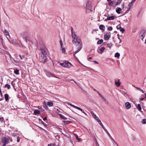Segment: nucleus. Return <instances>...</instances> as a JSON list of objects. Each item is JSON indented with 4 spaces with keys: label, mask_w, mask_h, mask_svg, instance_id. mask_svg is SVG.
<instances>
[{
    "label": "nucleus",
    "mask_w": 146,
    "mask_h": 146,
    "mask_svg": "<svg viewBox=\"0 0 146 146\" xmlns=\"http://www.w3.org/2000/svg\"><path fill=\"white\" fill-rule=\"evenodd\" d=\"M72 41L74 43L76 46H77L78 50L74 52V56L75 57V54L78 53L81 49L82 46H81L82 43L81 40L77 36L74 37V38H72Z\"/></svg>",
    "instance_id": "nucleus-1"
},
{
    "label": "nucleus",
    "mask_w": 146,
    "mask_h": 146,
    "mask_svg": "<svg viewBox=\"0 0 146 146\" xmlns=\"http://www.w3.org/2000/svg\"><path fill=\"white\" fill-rule=\"evenodd\" d=\"M41 58L42 62L44 63L48 60V56L46 53V48H41Z\"/></svg>",
    "instance_id": "nucleus-2"
},
{
    "label": "nucleus",
    "mask_w": 146,
    "mask_h": 146,
    "mask_svg": "<svg viewBox=\"0 0 146 146\" xmlns=\"http://www.w3.org/2000/svg\"><path fill=\"white\" fill-rule=\"evenodd\" d=\"M60 64L61 66L67 68L70 67L72 65V64L70 62L68 61H65L64 63H60Z\"/></svg>",
    "instance_id": "nucleus-3"
},
{
    "label": "nucleus",
    "mask_w": 146,
    "mask_h": 146,
    "mask_svg": "<svg viewBox=\"0 0 146 146\" xmlns=\"http://www.w3.org/2000/svg\"><path fill=\"white\" fill-rule=\"evenodd\" d=\"M92 9V2L91 1H87L86 6V10H89L91 11Z\"/></svg>",
    "instance_id": "nucleus-4"
},
{
    "label": "nucleus",
    "mask_w": 146,
    "mask_h": 146,
    "mask_svg": "<svg viewBox=\"0 0 146 146\" xmlns=\"http://www.w3.org/2000/svg\"><path fill=\"white\" fill-rule=\"evenodd\" d=\"M135 0H132L128 4L127 7V10L125 12L126 13H127L130 11V9L133 5Z\"/></svg>",
    "instance_id": "nucleus-5"
},
{
    "label": "nucleus",
    "mask_w": 146,
    "mask_h": 146,
    "mask_svg": "<svg viewBox=\"0 0 146 146\" xmlns=\"http://www.w3.org/2000/svg\"><path fill=\"white\" fill-rule=\"evenodd\" d=\"M1 142L3 143V146H5L9 142L8 139L6 137H3L1 139Z\"/></svg>",
    "instance_id": "nucleus-6"
},
{
    "label": "nucleus",
    "mask_w": 146,
    "mask_h": 146,
    "mask_svg": "<svg viewBox=\"0 0 146 146\" xmlns=\"http://www.w3.org/2000/svg\"><path fill=\"white\" fill-rule=\"evenodd\" d=\"M145 30L142 31L140 34V37L141 38V39L143 40L145 36Z\"/></svg>",
    "instance_id": "nucleus-7"
},
{
    "label": "nucleus",
    "mask_w": 146,
    "mask_h": 146,
    "mask_svg": "<svg viewBox=\"0 0 146 146\" xmlns=\"http://www.w3.org/2000/svg\"><path fill=\"white\" fill-rule=\"evenodd\" d=\"M111 36V33L110 32H108L104 36V38L106 40H108Z\"/></svg>",
    "instance_id": "nucleus-8"
},
{
    "label": "nucleus",
    "mask_w": 146,
    "mask_h": 146,
    "mask_svg": "<svg viewBox=\"0 0 146 146\" xmlns=\"http://www.w3.org/2000/svg\"><path fill=\"white\" fill-rule=\"evenodd\" d=\"M46 76L49 78H50V77H54L56 78H58L54 76L52 73L50 72H46Z\"/></svg>",
    "instance_id": "nucleus-9"
},
{
    "label": "nucleus",
    "mask_w": 146,
    "mask_h": 146,
    "mask_svg": "<svg viewBox=\"0 0 146 146\" xmlns=\"http://www.w3.org/2000/svg\"><path fill=\"white\" fill-rule=\"evenodd\" d=\"M106 49V48L104 47H102L98 51V52L100 54H102Z\"/></svg>",
    "instance_id": "nucleus-10"
},
{
    "label": "nucleus",
    "mask_w": 146,
    "mask_h": 146,
    "mask_svg": "<svg viewBox=\"0 0 146 146\" xmlns=\"http://www.w3.org/2000/svg\"><path fill=\"white\" fill-rule=\"evenodd\" d=\"M117 29L119 30L122 33H123L125 31V29L123 28H122L119 25H118L117 26Z\"/></svg>",
    "instance_id": "nucleus-11"
},
{
    "label": "nucleus",
    "mask_w": 146,
    "mask_h": 146,
    "mask_svg": "<svg viewBox=\"0 0 146 146\" xmlns=\"http://www.w3.org/2000/svg\"><path fill=\"white\" fill-rule=\"evenodd\" d=\"M115 18L114 15H112L111 16H108L107 17V19H105V21H106V20H111L114 19Z\"/></svg>",
    "instance_id": "nucleus-12"
},
{
    "label": "nucleus",
    "mask_w": 146,
    "mask_h": 146,
    "mask_svg": "<svg viewBox=\"0 0 146 146\" xmlns=\"http://www.w3.org/2000/svg\"><path fill=\"white\" fill-rule=\"evenodd\" d=\"M125 106L127 109H129L131 108V105L128 102H126L125 104Z\"/></svg>",
    "instance_id": "nucleus-13"
},
{
    "label": "nucleus",
    "mask_w": 146,
    "mask_h": 146,
    "mask_svg": "<svg viewBox=\"0 0 146 146\" xmlns=\"http://www.w3.org/2000/svg\"><path fill=\"white\" fill-rule=\"evenodd\" d=\"M91 113L93 117L96 120H98L99 118L96 116L93 111L91 112Z\"/></svg>",
    "instance_id": "nucleus-14"
},
{
    "label": "nucleus",
    "mask_w": 146,
    "mask_h": 146,
    "mask_svg": "<svg viewBox=\"0 0 146 146\" xmlns=\"http://www.w3.org/2000/svg\"><path fill=\"white\" fill-rule=\"evenodd\" d=\"M68 104L70 105V106H71L72 107H73L76 109L78 110H81V109L79 107H78L77 106H75L74 105L72 104Z\"/></svg>",
    "instance_id": "nucleus-15"
},
{
    "label": "nucleus",
    "mask_w": 146,
    "mask_h": 146,
    "mask_svg": "<svg viewBox=\"0 0 146 146\" xmlns=\"http://www.w3.org/2000/svg\"><path fill=\"white\" fill-rule=\"evenodd\" d=\"M122 10V9L120 7H118L116 9V12L118 14H119L121 13L120 11Z\"/></svg>",
    "instance_id": "nucleus-16"
},
{
    "label": "nucleus",
    "mask_w": 146,
    "mask_h": 146,
    "mask_svg": "<svg viewBox=\"0 0 146 146\" xmlns=\"http://www.w3.org/2000/svg\"><path fill=\"white\" fill-rule=\"evenodd\" d=\"M120 80L118 79V82H117L116 81H115V85L117 87H119L120 85Z\"/></svg>",
    "instance_id": "nucleus-17"
},
{
    "label": "nucleus",
    "mask_w": 146,
    "mask_h": 146,
    "mask_svg": "<svg viewBox=\"0 0 146 146\" xmlns=\"http://www.w3.org/2000/svg\"><path fill=\"white\" fill-rule=\"evenodd\" d=\"M66 81H73L75 83H76V82L74 80L71 79L70 78H66L65 80Z\"/></svg>",
    "instance_id": "nucleus-18"
},
{
    "label": "nucleus",
    "mask_w": 146,
    "mask_h": 146,
    "mask_svg": "<svg viewBox=\"0 0 146 146\" xmlns=\"http://www.w3.org/2000/svg\"><path fill=\"white\" fill-rule=\"evenodd\" d=\"M99 28L101 30L104 31L105 30V27L103 25H101L99 26Z\"/></svg>",
    "instance_id": "nucleus-19"
},
{
    "label": "nucleus",
    "mask_w": 146,
    "mask_h": 146,
    "mask_svg": "<svg viewBox=\"0 0 146 146\" xmlns=\"http://www.w3.org/2000/svg\"><path fill=\"white\" fill-rule=\"evenodd\" d=\"M47 105L49 107L52 106L53 105V103L51 102H47Z\"/></svg>",
    "instance_id": "nucleus-20"
},
{
    "label": "nucleus",
    "mask_w": 146,
    "mask_h": 146,
    "mask_svg": "<svg viewBox=\"0 0 146 146\" xmlns=\"http://www.w3.org/2000/svg\"><path fill=\"white\" fill-rule=\"evenodd\" d=\"M34 113H35V115H37L38 114H39L40 113V111L38 110H35L34 111Z\"/></svg>",
    "instance_id": "nucleus-21"
},
{
    "label": "nucleus",
    "mask_w": 146,
    "mask_h": 146,
    "mask_svg": "<svg viewBox=\"0 0 146 146\" xmlns=\"http://www.w3.org/2000/svg\"><path fill=\"white\" fill-rule=\"evenodd\" d=\"M5 100L6 101H7L9 100V95L7 94H5Z\"/></svg>",
    "instance_id": "nucleus-22"
},
{
    "label": "nucleus",
    "mask_w": 146,
    "mask_h": 146,
    "mask_svg": "<svg viewBox=\"0 0 146 146\" xmlns=\"http://www.w3.org/2000/svg\"><path fill=\"white\" fill-rule=\"evenodd\" d=\"M120 55V54L118 52H117L115 53V57H117L118 58H119V57Z\"/></svg>",
    "instance_id": "nucleus-23"
},
{
    "label": "nucleus",
    "mask_w": 146,
    "mask_h": 146,
    "mask_svg": "<svg viewBox=\"0 0 146 146\" xmlns=\"http://www.w3.org/2000/svg\"><path fill=\"white\" fill-rule=\"evenodd\" d=\"M115 2L114 1H111L109 2L108 5L110 6H112L115 3Z\"/></svg>",
    "instance_id": "nucleus-24"
},
{
    "label": "nucleus",
    "mask_w": 146,
    "mask_h": 146,
    "mask_svg": "<svg viewBox=\"0 0 146 146\" xmlns=\"http://www.w3.org/2000/svg\"><path fill=\"white\" fill-rule=\"evenodd\" d=\"M59 116L61 118H62L63 119H67V118L64 117L61 114H59Z\"/></svg>",
    "instance_id": "nucleus-25"
},
{
    "label": "nucleus",
    "mask_w": 146,
    "mask_h": 146,
    "mask_svg": "<svg viewBox=\"0 0 146 146\" xmlns=\"http://www.w3.org/2000/svg\"><path fill=\"white\" fill-rule=\"evenodd\" d=\"M103 42V40L101 39L100 40H99L98 41L97 43L98 44H100L102 43Z\"/></svg>",
    "instance_id": "nucleus-26"
},
{
    "label": "nucleus",
    "mask_w": 146,
    "mask_h": 146,
    "mask_svg": "<svg viewBox=\"0 0 146 146\" xmlns=\"http://www.w3.org/2000/svg\"><path fill=\"white\" fill-rule=\"evenodd\" d=\"M4 32L5 33V35L6 36H9V33L6 30H5Z\"/></svg>",
    "instance_id": "nucleus-27"
},
{
    "label": "nucleus",
    "mask_w": 146,
    "mask_h": 146,
    "mask_svg": "<svg viewBox=\"0 0 146 146\" xmlns=\"http://www.w3.org/2000/svg\"><path fill=\"white\" fill-rule=\"evenodd\" d=\"M122 0H118L115 4V7H116L117 5H118L119 3H120L121 2Z\"/></svg>",
    "instance_id": "nucleus-28"
},
{
    "label": "nucleus",
    "mask_w": 146,
    "mask_h": 146,
    "mask_svg": "<svg viewBox=\"0 0 146 146\" xmlns=\"http://www.w3.org/2000/svg\"><path fill=\"white\" fill-rule=\"evenodd\" d=\"M137 109L139 110H141V106L140 104H138L137 105Z\"/></svg>",
    "instance_id": "nucleus-29"
},
{
    "label": "nucleus",
    "mask_w": 146,
    "mask_h": 146,
    "mask_svg": "<svg viewBox=\"0 0 146 146\" xmlns=\"http://www.w3.org/2000/svg\"><path fill=\"white\" fill-rule=\"evenodd\" d=\"M66 124H69L71 122V121H63Z\"/></svg>",
    "instance_id": "nucleus-30"
},
{
    "label": "nucleus",
    "mask_w": 146,
    "mask_h": 146,
    "mask_svg": "<svg viewBox=\"0 0 146 146\" xmlns=\"http://www.w3.org/2000/svg\"><path fill=\"white\" fill-rule=\"evenodd\" d=\"M19 70L16 69L14 71V73L16 74H19Z\"/></svg>",
    "instance_id": "nucleus-31"
},
{
    "label": "nucleus",
    "mask_w": 146,
    "mask_h": 146,
    "mask_svg": "<svg viewBox=\"0 0 146 146\" xmlns=\"http://www.w3.org/2000/svg\"><path fill=\"white\" fill-rule=\"evenodd\" d=\"M107 46L108 47L111 48L112 46V43L111 42L108 43V44H107Z\"/></svg>",
    "instance_id": "nucleus-32"
},
{
    "label": "nucleus",
    "mask_w": 146,
    "mask_h": 146,
    "mask_svg": "<svg viewBox=\"0 0 146 146\" xmlns=\"http://www.w3.org/2000/svg\"><path fill=\"white\" fill-rule=\"evenodd\" d=\"M76 36H77L75 34V32L72 33V38H74V37H76Z\"/></svg>",
    "instance_id": "nucleus-33"
},
{
    "label": "nucleus",
    "mask_w": 146,
    "mask_h": 146,
    "mask_svg": "<svg viewBox=\"0 0 146 146\" xmlns=\"http://www.w3.org/2000/svg\"><path fill=\"white\" fill-rule=\"evenodd\" d=\"M96 120L102 126H103V124L101 122V121L100 120L99 118H98V120Z\"/></svg>",
    "instance_id": "nucleus-34"
},
{
    "label": "nucleus",
    "mask_w": 146,
    "mask_h": 146,
    "mask_svg": "<svg viewBox=\"0 0 146 146\" xmlns=\"http://www.w3.org/2000/svg\"><path fill=\"white\" fill-rule=\"evenodd\" d=\"M5 87H7L8 89L10 88V85L8 84H5Z\"/></svg>",
    "instance_id": "nucleus-35"
},
{
    "label": "nucleus",
    "mask_w": 146,
    "mask_h": 146,
    "mask_svg": "<svg viewBox=\"0 0 146 146\" xmlns=\"http://www.w3.org/2000/svg\"><path fill=\"white\" fill-rule=\"evenodd\" d=\"M61 48V50H62V53H64L65 52V49L62 47Z\"/></svg>",
    "instance_id": "nucleus-36"
},
{
    "label": "nucleus",
    "mask_w": 146,
    "mask_h": 146,
    "mask_svg": "<svg viewBox=\"0 0 146 146\" xmlns=\"http://www.w3.org/2000/svg\"><path fill=\"white\" fill-rule=\"evenodd\" d=\"M141 123L143 124L146 123V119H143L141 121Z\"/></svg>",
    "instance_id": "nucleus-37"
},
{
    "label": "nucleus",
    "mask_w": 146,
    "mask_h": 146,
    "mask_svg": "<svg viewBox=\"0 0 146 146\" xmlns=\"http://www.w3.org/2000/svg\"><path fill=\"white\" fill-rule=\"evenodd\" d=\"M99 94L100 96L104 100V101H106V99L105 98H104L103 96H102L99 93Z\"/></svg>",
    "instance_id": "nucleus-38"
},
{
    "label": "nucleus",
    "mask_w": 146,
    "mask_h": 146,
    "mask_svg": "<svg viewBox=\"0 0 146 146\" xmlns=\"http://www.w3.org/2000/svg\"><path fill=\"white\" fill-rule=\"evenodd\" d=\"M107 29L109 31H111L112 30V27L110 26Z\"/></svg>",
    "instance_id": "nucleus-39"
},
{
    "label": "nucleus",
    "mask_w": 146,
    "mask_h": 146,
    "mask_svg": "<svg viewBox=\"0 0 146 146\" xmlns=\"http://www.w3.org/2000/svg\"><path fill=\"white\" fill-rule=\"evenodd\" d=\"M19 56H20V58H21V60H23V58L25 57V56L23 55H19Z\"/></svg>",
    "instance_id": "nucleus-40"
},
{
    "label": "nucleus",
    "mask_w": 146,
    "mask_h": 146,
    "mask_svg": "<svg viewBox=\"0 0 146 146\" xmlns=\"http://www.w3.org/2000/svg\"><path fill=\"white\" fill-rule=\"evenodd\" d=\"M60 44L61 46V47L62 48V45H63V43L62 41V40H61L60 41Z\"/></svg>",
    "instance_id": "nucleus-41"
},
{
    "label": "nucleus",
    "mask_w": 146,
    "mask_h": 146,
    "mask_svg": "<svg viewBox=\"0 0 146 146\" xmlns=\"http://www.w3.org/2000/svg\"><path fill=\"white\" fill-rule=\"evenodd\" d=\"M81 110H80V111H82V113H83L84 114H85V115H86V116H87V114L86 113H85L83 111V110L81 109Z\"/></svg>",
    "instance_id": "nucleus-42"
},
{
    "label": "nucleus",
    "mask_w": 146,
    "mask_h": 146,
    "mask_svg": "<svg viewBox=\"0 0 146 146\" xmlns=\"http://www.w3.org/2000/svg\"><path fill=\"white\" fill-rule=\"evenodd\" d=\"M44 104H45V106H44V107L45 108V109H46L48 108L47 106L46 105V103L45 102H44Z\"/></svg>",
    "instance_id": "nucleus-43"
},
{
    "label": "nucleus",
    "mask_w": 146,
    "mask_h": 146,
    "mask_svg": "<svg viewBox=\"0 0 146 146\" xmlns=\"http://www.w3.org/2000/svg\"><path fill=\"white\" fill-rule=\"evenodd\" d=\"M74 135L75 136V137H76V139H77L78 138V136L77 134H74Z\"/></svg>",
    "instance_id": "nucleus-44"
},
{
    "label": "nucleus",
    "mask_w": 146,
    "mask_h": 146,
    "mask_svg": "<svg viewBox=\"0 0 146 146\" xmlns=\"http://www.w3.org/2000/svg\"><path fill=\"white\" fill-rule=\"evenodd\" d=\"M113 141V142H114V143H115V144L117 146H119L118 144L116 143V142H115V141L113 139H112Z\"/></svg>",
    "instance_id": "nucleus-45"
},
{
    "label": "nucleus",
    "mask_w": 146,
    "mask_h": 146,
    "mask_svg": "<svg viewBox=\"0 0 146 146\" xmlns=\"http://www.w3.org/2000/svg\"><path fill=\"white\" fill-rule=\"evenodd\" d=\"M3 117H0V121H1V122H2L3 121Z\"/></svg>",
    "instance_id": "nucleus-46"
},
{
    "label": "nucleus",
    "mask_w": 146,
    "mask_h": 146,
    "mask_svg": "<svg viewBox=\"0 0 146 146\" xmlns=\"http://www.w3.org/2000/svg\"><path fill=\"white\" fill-rule=\"evenodd\" d=\"M38 109H39L40 110H42V108L41 107L38 106Z\"/></svg>",
    "instance_id": "nucleus-47"
},
{
    "label": "nucleus",
    "mask_w": 146,
    "mask_h": 146,
    "mask_svg": "<svg viewBox=\"0 0 146 146\" xmlns=\"http://www.w3.org/2000/svg\"><path fill=\"white\" fill-rule=\"evenodd\" d=\"M71 30L72 31V33H73L75 32L74 31L72 27L71 28Z\"/></svg>",
    "instance_id": "nucleus-48"
},
{
    "label": "nucleus",
    "mask_w": 146,
    "mask_h": 146,
    "mask_svg": "<svg viewBox=\"0 0 146 146\" xmlns=\"http://www.w3.org/2000/svg\"><path fill=\"white\" fill-rule=\"evenodd\" d=\"M135 88H136L137 89L139 90H141V89L140 88H139L137 87L134 86Z\"/></svg>",
    "instance_id": "nucleus-49"
},
{
    "label": "nucleus",
    "mask_w": 146,
    "mask_h": 146,
    "mask_svg": "<svg viewBox=\"0 0 146 146\" xmlns=\"http://www.w3.org/2000/svg\"><path fill=\"white\" fill-rule=\"evenodd\" d=\"M42 123L45 126H46V124L45 123H44V122H43V121L42 122Z\"/></svg>",
    "instance_id": "nucleus-50"
},
{
    "label": "nucleus",
    "mask_w": 146,
    "mask_h": 146,
    "mask_svg": "<svg viewBox=\"0 0 146 146\" xmlns=\"http://www.w3.org/2000/svg\"><path fill=\"white\" fill-rule=\"evenodd\" d=\"M14 60V61L16 62H19L20 61L19 60Z\"/></svg>",
    "instance_id": "nucleus-51"
},
{
    "label": "nucleus",
    "mask_w": 146,
    "mask_h": 146,
    "mask_svg": "<svg viewBox=\"0 0 146 146\" xmlns=\"http://www.w3.org/2000/svg\"><path fill=\"white\" fill-rule=\"evenodd\" d=\"M77 140H78L79 141H82V139L80 138H78V139H77Z\"/></svg>",
    "instance_id": "nucleus-52"
},
{
    "label": "nucleus",
    "mask_w": 146,
    "mask_h": 146,
    "mask_svg": "<svg viewBox=\"0 0 146 146\" xmlns=\"http://www.w3.org/2000/svg\"><path fill=\"white\" fill-rule=\"evenodd\" d=\"M47 119V118L46 117H44L43 119V120H44V121H45Z\"/></svg>",
    "instance_id": "nucleus-53"
},
{
    "label": "nucleus",
    "mask_w": 146,
    "mask_h": 146,
    "mask_svg": "<svg viewBox=\"0 0 146 146\" xmlns=\"http://www.w3.org/2000/svg\"><path fill=\"white\" fill-rule=\"evenodd\" d=\"M92 58L91 57H89L88 58V60H92Z\"/></svg>",
    "instance_id": "nucleus-54"
},
{
    "label": "nucleus",
    "mask_w": 146,
    "mask_h": 146,
    "mask_svg": "<svg viewBox=\"0 0 146 146\" xmlns=\"http://www.w3.org/2000/svg\"><path fill=\"white\" fill-rule=\"evenodd\" d=\"M94 62L96 64H98V62L96 61H94Z\"/></svg>",
    "instance_id": "nucleus-55"
},
{
    "label": "nucleus",
    "mask_w": 146,
    "mask_h": 146,
    "mask_svg": "<svg viewBox=\"0 0 146 146\" xmlns=\"http://www.w3.org/2000/svg\"><path fill=\"white\" fill-rule=\"evenodd\" d=\"M144 99V98H141L140 99V100L141 101L143 100Z\"/></svg>",
    "instance_id": "nucleus-56"
},
{
    "label": "nucleus",
    "mask_w": 146,
    "mask_h": 146,
    "mask_svg": "<svg viewBox=\"0 0 146 146\" xmlns=\"http://www.w3.org/2000/svg\"><path fill=\"white\" fill-rule=\"evenodd\" d=\"M17 141L18 142H19L20 141V139L18 138H17Z\"/></svg>",
    "instance_id": "nucleus-57"
},
{
    "label": "nucleus",
    "mask_w": 146,
    "mask_h": 146,
    "mask_svg": "<svg viewBox=\"0 0 146 146\" xmlns=\"http://www.w3.org/2000/svg\"><path fill=\"white\" fill-rule=\"evenodd\" d=\"M140 90L143 93H144L145 92L142 89H141Z\"/></svg>",
    "instance_id": "nucleus-58"
},
{
    "label": "nucleus",
    "mask_w": 146,
    "mask_h": 146,
    "mask_svg": "<svg viewBox=\"0 0 146 146\" xmlns=\"http://www.w3.org/2000/svg\"><path fill=\"white\" fill-rule=\"evenodd\" d=\"M118 38L119 40V41H120L119 42H121V39H120L119 37H118Z\"/></svg>",
    "instance_id": "nucleus-59"
},
{
    "label": "nucleus",
    "mask_w": 146,
    "mask_h": 146,
    "mask_svg": "<svg viewBox=\"0 0 146 146\" xmlns=\"http://www.w3.org/2000/svg\"><path fill=\"white\" fill-rule=\"evenodd\" d=\"M145 95V98H146V93H145V94H144Z\"/></svg>",
    "instance_id": "nucleus-60"
},
{
    "label": "nucleus",
    "mask_w": 146,
    "mask_h": 146,
    "mask_svg": "<svg viewBox=\"0 0 146 146\" xmlns=\"http://www.w3.org/2000/svg\"><path fill=\"white\" fill-rule=\"evenodd\" d=\"M22 47H23V48H26L25 46H23V45L22 46Z\"/></svg>",
    "instance_id": "nucleus-61"
},
{
    "label": "nucleus",
    "mask_w": 146,
    "mask_h": 146,
    "mask_svg": "<svg viewBox=\"0 0 146 146\" xmlns=\"http://www.w3.org/2000/svg\"><path fill=\"white\" fill-rule=\"evenodd\" d=\"M116 46H119V45H118L116 44Z\"/></svg>",
    "instance_id": "nucleus-62"
},
{
    "label": "nucleus",
    "mask_w": 146,
    "mask_h": 146,
    "mask_svg": "<svg viewBox=\"0 0 146 146\" xmlns=\"http://www.w3.org/2000/svg\"><path fill=\"white\" fill-rule=\"evenodd\" d=\"M123 6V7H124V5H123V6Z\"/></svg>",
    "instance_id": "nucleus-63"
},
{
    "label": "nucleus",
    "mask_w": 146,
    "mask_h": 146,
    "mask_svg": "<svg viewBox=\"0 0 146 146\" xmlns=\"http://www.w3.org/2000/svg\"><path fill=\"white\" fill-rule=\"evenodd\" d=\"M76 84L77 85H79V84L77 83L76 82Z\"/></svg>",
    "instance_id": "nucleus-64"
}]
</instances>
